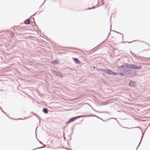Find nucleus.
<instances>
[{
  "instance_id": "f257e3e1",
  "label": "nucleus",
  "mask_w": 150,
  "mask_h": 150,
  "mask_svg": "<svg viewBox=\"0 0 150 150\" xmlns=\"http://www.w3.org/2000/svg\"><path fill=\"white\" fill-rule=\"evenodd\" d=\"M93 69H96L98 71H103L108 75H118L119 74L118 73H116L113 71L109 69H99L96 68L95 67H93Z\"/></svg>"
},
{
  "instance_id": "f03ea898",
  "label": "nucleus",
  "mask_w": 150,
  "mask_h": 150,
  "mask_svg": "<svg viewBox=\"0 0 150 150\" xmlns=\"http://www.w3.org/2000/svg\"><path fill=\"white\" fill-rule=\"evenodd\" d=\"M132 64H129L128 63H124L120 66H118L117 67L118 70L121 72H124L125 70V68L131 69H132Z\"/></svg>"
},
{
  "instance_id": "7ed1b4c3",
  "label": "nucleus",
  "mask_w": 150,
  "mask_h": 150,
  "mask_svg": "<svg viewBox=\"0 0 150 150\" xmlns=\"http://www.w3.org/2000/svg\"><path fill=\"white\" fill-rule=\"evenodd\" d=\"M51 72L57 77H61L62 78L63 77L62 74L59 71H57L53 69H52Z\"/></svg>"
},
{
  "instance_id": "20e7f679",
  "label": "nucleus",
  "mask_w": 150,
  "mask_h": 150,
  "mask_svg": "<svg viewBox=\"0 0 150 150\" xmlns=\"http://www.w3.org/2000/svg\"><path fill=\"white\" fill-rule=\"evenodd\" d=\"M81 117H82V116H81V115H79L78 116H77L76 117H72L70 119H69L68 121H67L66 123H67V125L69 124V123L74 121L76 119L79 118Z\"/></svg>"
},
{
  "instance_id": "39448f33",
  "label": "nucleus",
  "mask_w": 150,
  "mask_h": 150,
  "mask_svg": "<svg viewBox=\"0 0 150 150\" xmlns=\"http://www.w3.org/2000/svg\"><path fill=\"white\" fill-rule=\"evenodd\" d=\"M136 81H130L128 84V85L130 87H135L136 85Z\"/></svg>"
},
{
  "instance_id": "423d86ee",
  "label": "nucleus",
  "mask_w": 150,
  "mask_h": 150,
  "mask_svg": "<svg viewBox=\"0 0 150 150\" xmlns=\"http://www.w3.org/2000/svg\"><path fill=\"white\" fill-rule=\"evenodd\" d=\"M132 69H140L142 67V66L139 65L137 66L136 65L132 64Z\"/></svg>"
},
{
  "instance_id": "0eeeda50",
  "label": "nucleus",
  "mask_w": 150,
  "mask_h": 150,
  "mask_svg": "<svg viewBox=\"0 0 150 150\" xmlns=\"http://www.w3.org/2000/svg\"><path fill=\"white\" fill-rule=\"evenodd\" d=\"M132 75V77L136 76L137 74V71L135 70H132L130 72Z\"/></svg>"
},
{
  "instance_id": "6e6552de",
  "label": "nucleus",
  "mask_w": 150,
  "mask_h": 150,
  "mask_svg": "<svg viewBox=\"0 0 150 150\" xmlns=\"http://www.w3.org/2000/svg\"><path fill=\"white\" fill-rule=\"evenodd\" d=\"M72 59L76 64H79L81 63V62L77 58H73Z\"/></svg>"
},
{
  "instance_id": "1a4fd4ad",
  "label": "nucleus",
  "mask_w": 150,
  "mask_h": 150,
  "mask_svg": "<svg viewBox=\"0 0 150 150\" xmlns=\"http://www.w3.org/2000/svg\"><path fill=\"white\" fill-rule=\"evenodd\" d=\"M111 26H112V23H111V24H110V31H112L114 32H115V33H118V34H120L121 35H122V40H123V35L122 33H120L118 32H117L115 30H111Z\"/></svg>"
},
{
  "instance_id": "9d476101",
  "label": "nucleus",
  "mask_w": 150,
  "mask_h": 150,
  "mask_svg": "<svg viewBox=\"0 0 150 150\" xmlns=\"http://www.w3.org/2000/svg\"><path fill=\"white\" fill-rule=\"evenodd\" d=\"M59 63V60L57 59H56L55 60L52 61L51 62V64L53 65L57 64Z\"/></svg>"
},
{
  "instance_id": "9b49d317",
  "label": "nucleus",
  "mask_w": 150,
  "mask_h": 150,
  "mask_svg": "<svg viewBox=\"0 0 150 150\" xmlns=\"http://www.w3.org/2000/svg\"><path fill=\"white\" fill-rule=\"evenodd\" d=\"M24 23L25 25H28L30 24V21L29 18H28L24 21Z\"/></svg>"
},
{
  "instance_id": "f8f14e48",
  "label": "nucleus",
  "mask_w": 150,
  "mask_h": 150,
  "mask_svg": "<svg viewBox=\"0 0 150 150\" xmlns=\"http://www.w3.org/2000/svg\"><path fill=\"white\" fill-rule=\"evenodd\" d=\"M49 110L46 108H44L42 110L43 112L45 114H47L48 113Z\"/></svg>"
},
{
  "instance_id": "ddd939ff",
  "label": "nucleus",
  "mask_w": 150,
  "mask_h": 150,
  "mask_svg": "<svg viewBox=\"0 0 150 150\" xmlns=\"http://www.w3.org/2000/svg\"><path fill=\"white\" fill-rule=\"evenodd\" d=\"M144 133H142V137H141V140H140V142L138 145V146H137V149H136V150H137V149L138 148V147L139 146L141 142H142V139L143 137L144 136Z\"/></svg>"
},
{
  "instance_id": "4468645a",
  "label": "nucleus",
  "mask_w": 150,
  "mask_h": 150,
  "mask_svg": "<svg viewBox=\"0 0 150 150\" xmlns=\"http://www.w3.org/2000/svg\"><path fill=\"white\" fill-rule=\"evenodd\" d=\"M132 77V75L130 72H127V74H126V77Z\"/></svg>"
},
{
  "instance_id": "2eb2a0df",
  "label": "nucleus",
  "mask_w": 150,
  "mask_h": 150,
  "mask_svg": "<svg viewBox=\"0 0 150 150\" xmlns=\"http://www.w3.org/2000/svg\"><path fill=\"white\" fill-rule=\"evenodd\" d=\"M33 115H34L36 117L38 118V119L40 120L39 122H40V120L41 119V118L37 114H35V113H33Z\"/></svg>"
},
{
  "instance_id": "dca6fc26",
  "label": "nucleus",
  "mask_w": 150,
  "mask_h": 150,
  "mask_svg": "<svg viewBox=\"0 0 150 150\" xmlns=\"http://www.w3.org/2000/svg\"><path fill=\"white\" fill-rule=\"evenodd\" d=\"M92 114H89V115H81V116H82V117H89L92 116Z\"/></svg>"
},
{
  "instance_id": "f3484780",
  "label": "nucleus",
  "mask_w": 150,
  "mask_h": 150,
  "mask_svg": "<svg viewBox=\"0 0 150 150\" xmlns=\"http://www.w3.org/2000/svg\"><path fill=\"white\" fill-rule=\"evenodd\" d=\"M43 148V146H41L40 147H38V148H36L35 149H33L32 150H35V149H41V148Z\"/></svg>"
},
{
  "instance_id": "a211bd4d",
  "label": "nucleus",
  "mask_w": 150,
  "mask_h": 150,
  "mask_svg": "<svg viewBox=\"0 0 150 150\" xmlns=\"http://www.w3.org/2000/svg\"><path fill=\"white\" fill-rule=\"evenodd\" d=\"M59 47H60L64 48H65L67 49H70V47H63L61 46H59Z\"/></svg>"
},
{
  "instance_id": "6ab92c4d",
  "label": "nucleus",
  "mask_w": 150,
  "mask_h": 150,
  "mask_svg": "<svg viewBox=\"0 0 150 150\" xmlns=\"http://www.w3.org/2000/svg\"><path fill=\"white\" fill-rule=\"evenodd\" d=\"M12 120H23V118H18V119H12Z\"/></svg>"
},
{
  "instance_id": "aec40b11",
  "label": "nucleus",
  "mask_w": 150,
  "mask_h": 150,
  "mask_svg": "<svg viewBox=\"0 0 150 150\" xmlns=\"http://www.w3.org/2000/svg\"><path fill=\"white\" fill-rule=\"evenodd\" d=\"M130 53L133 56H134V57H136V55H135V54H134V53H133L132 52H131V51H130Z\"/></svg>"
},
{
  "instance_id": "412c9836",
  "label": "nucleus",
  "mask_w": 150,
  "mask_h": 150,
  "mask_svg": "<svg viewBox=\"0 0 150 150\" xmlns=\"http://www.w3.org/2000/svg\"><path fill=\"white\" fill-rule=\"evenodd\" d=\"M1 110L3 113L5 114L6 116H8L7 115V114L5 112H4L1 109Z\"/></svg>"
},
{
  "instance_id": "4be33fe9",
  "label": "nucleus",
  "mask_w": 150,
  "mask_h": 150,
  "mask_svg": "<svg viewBox=\"0 0 150 150\" xmlns=\"http://www.w3.org/2000/svg\"><path fill=\"white\" fill-rule=\"evenodd\" d=\"M32 19H33L34 21V23H35V25H36V26L37 27V29H38V26L37 25H36V23H35V19H34V18H32Z\"/></svg>"
},
{
  "instance_id": "5701e85b",
  "label": "nucleus",
  "mask_w": 150,
  "mask_h": 150,
  "mask_svg": "<svg viewBox=\"0 0 150 150\" xmlns=\"http://www.w3.org/2000/svg\"><path fill=\"white\" fill-rule=\"evenodd\" d=\"M119 74L122 76H124L125 75L122 73H119Z\"/></svg>"
},
{
  "instance_id": "b1692460",
  "label": "nucleus",
  "mask_w": 150,
  "mask_h": 150,
  "mask_svg": "<svg viewBox=\"0 0 150 150\" xmlns=\"http://www.w3.org/2000/svg\"><path fill=\"white\" fill-rule=\"evenodd\" d=\"M37 138V139H38V141H39V142L40 144H42V145H43V143H42V142H41V141H39V140L38 139V138Z\"/></svg>"
},
{
  "instance_id": "393cba45",
  "label": "nucleus",
  "mask_w": 150,
  "mask_h": 150,
  "mask_svg": "<svg viewBox=\"0 0 150 150\" xmlns=\"http://www.w3.org/2000/svg\"><path fill=\"white\" fill-rule=\"evenodd\" d=\"M97 117L98 118H99V119H101V120H102L103 121H105V120H103L102 119L100 118V117H98V116H97Z\"/></svg>"
},
{
  "instance_id": "a878e982",
  "label": "nucleus",
  "mask_w": 150,
  "mask_h": 150,
  "mask_svg": "<svg viewBox=\"0 0 150 150\" xmlns=\"http://www.w3.org/2000/svg\"><path fill=\"white\" fill-rule=\"evenodd\" d=\"M140 41V40H134L132 41V42H134Z\"/></svg>"
},
{
  "instance_id": "bb28decb",
  "label": "nucleus",
  "mask_w": 150,
  "mask_h": 150,
  "mask_svg": "<svg viewBox=\"0 0 150 150\" xmlns=\"http://www.w3.org/2000/svg\"><path fill=\"white\" fill-rule=\"evenodd\" d=\"M96 8V6H93L92 7H91V9H94L95 8Z\"/></svg>"
},
{
  "instance_id": "cd10ccee",
  "label": "nucleus",
  "mask_w": 150,
  "mask_h": 150,
  "mask_svg": "<svg viewBox=\"0 0 150 150\" xmlns=\"http://www.w3.org/2000/svg\"><path fill=\"white\" fill-rule=\"evenodd\" d=\"M69 137H70L69 138V141H70L71 140V135L70 134L69 136Z\"/></svg>"
},
{
  "instance_id": "c85d7f7f",
  "label": "nucleus",
  "mask_w": 150,
  "mask_h": 150,
  "mask_svg": "<svg viewBox=\"0 0 150 150\" xmlns=\"http://www.w3.org/2000/svg\"><path fill=\"white\" fill-rule=\"evenodd\" d=\"M91 8H88L86 9H85V10H91Z\"/></svg>"
},
{
  "instance_id": "c756f323",
  "label": "nucleus",
  "mask_w": 150,
  "mask_h": 150,
  "mask_svg": "<svg viewBox=\"0 0 150 150\" xmlns=\"http://www.w3.org/2000/svg\"><path fill=\"white\" fill-rule=\"evenodd\" d=\"M104 112L105 113H107V114H110V112Z\"/></svg>"
},
{
  "instance_id": "7c9ffc66",
  "label": "nucleus",
  "mask_w": 150,
  "mask_h": 150,
  "mask_svg": "<svg viewBox=\"0 0 150 150\" xmlns=\"http://www.w3.org/2000/svg\"><path fill=\"white\" fill-rule=\"evenodd\" d=\"M46 1V0H45V1H44V2H43V4L40 6V8L41 7H42V5L43 4L45 3V2Z\"/></svg>"
},
{
  "instance_id": "2f4dec72",
  "label": "nucleus",
  "mask_w": 150,
  "mask_h": 150,
  "mask_svg": "<svg viewBox=\"0 0 150 150\" xmlns=\"http://www.w3.org/2000/svg\"><path fill=\"white\" fill-rule=\"evenodd\" d=\"M92 116H93V117H97L98 116H97L95 115H92Z\"/></svg>"
},
{
  "instance_id": "473e14b6",
  "label": "nucleus",
  "mask_w": 150,
  "mask_h": 150,
  "mask_svg": "<svg viewBox=\"0 0 150 150\" xmlns=\"http://www.w3.org/2000/svg\"><path fill=\"white\" fill-rule=\"evenodd\" d=\"M37 13H38V12H36L34 14H33V15H32V16H35V14H36Z\"/></svg>"
},
{
  "instance_id": "72a5a7b5",
  "label": "nucleus",
  "mask_w": 150,
  "mask_h": 150,
  "mask_svg": "<svg viewBox=\"0 0 150 150\" xmlns=\"http://www.w3.org/2000/svg\"><path fill=\"white\" fill-rule=\"evenodd\" d=\"M129 69L127 70V72H129L128 71H131V69Z\"/></svg>"
},
{
  "instance_id": "f704fd0d",
  "label": "nucleus",
  "mask_w": 150,
  "mask_h": 150,
  "mask_svg": "<svg viewBox=\"0 0 150 150\" xmlns=\"http://www.w3.org/2000/svg\"><path fill=\"white\" fill-rule=\"evenodd\" d=\"M110 119H115L116 120H117V119L115 118L112 117V118H110Z\"/></svg>"
},
{
  "instance_id": "c9c22d12",
  "label": "nucleus",
  "mask_w": 150,
  "mask_h": 150,
  "mask_svg": "<svg viewBox=\"0 0 150 150\" xmlns=\"http://www.w3.org/2000/svg\"><path fill=\"white\" fill-rule=\"evenodd\" d=\"M110 119H115L116 120H117V119L115 118L112 117V118H110Z\"/></svg>"
},
{
  "instance_id": "e433bc0d",
  "label": "nucleus",
  "mask_w": 150,
  "mask_h": 150,
  "mask_svg": "<svg viewBox=\"0 0 150 150\" xmlns=\"http://www.w3.org/2000/svg\"><path fill=\"white\" fill-rule=\"evenodd\" d=\"M95 6H96V8H97V7H99L100 6L98 5H96Z\"/></svg>"
},
{
  "instance_id": "4c0bfd02",
  "label": "nucleus",
  "mask_w": 150,
  "mask_h": 150,
  "mask_svg": "<svg viewBox=\"0 0 150 150\" xmlns=\"http://www.w3.org/2000/svg\"><path fill=\"white\" fill-rule=\"evenodd\" d=\"M126 43H129L132 42H128V41H126Z\"/></svg>"
},
{
  "instance_id": "58836bf2",
  "label": "nucleus",
  "mask_w": 150,
  "mask_h": 150,
  "mask_svg": "<svg viewBox=\"0 0 150 150\" xmlns=\"http://www.w3.org/2000/svg\"><path fill=\"white\" fill-rule=\"evenodd\" d=\"M42 11H39V12L38 13V15H39L40 13Z\"/></svg>"
},
{
  "instance_id": "ea45409f",
  "label": "nucleus",
  "mask_w": 150,
  "mask_h": 150,
  "mask_svg": "<svg viewBox=\"0 0 150 150\" xmlns=\"http://www.w3.org/2000/svg\"><path fill=\"white\" fill-rule=\"evenodd\" d=\"M96 112H97L100 113V111H97V110L96 111Z\"/></svg>"
},
{
  "instance_id": "a19ab883",
  "label": "nucleus",
  "mask_w": 150,
  "mask_h": 150,
  "mask_svg": "<svg viewBox=\"0 0 150 150\" xmlns=\"http://www.w3.org/2000/svg\"><path fill=\"white\" fill-rule=\"evenodd\" d=\"M126 41H123L122 42V43H126Z\"/></svg>"
},
{
  "instance_id": "79ce46f5",
  "label": "nucleus",
  "mask_w": 150,
  "mask_h": 150,
  "mask_svg": "<svg viewBox=\"0 0 150 150\" xmlns=\"http://www.w3.org/2000/svg\"><path fill=\"white\" fill-rule=\"evenodd\" d=\"M33 63V62L32 61H29V62H28V63Z\"/></svg>"
},
{
  "instance_id": "37998d69",
  "label": "nucleus",
  "mask_w": 150,
  "mask_h": 150,
  "mask_svg": "<svg viewBox=\"0 0 150 150\" xmlns=\"http://www.w3.org/2000/svg\"><path fill=\"white\" fill-rule=\"evenodd\" d=\"M3 30H1L0 32V33H3Z\"/></svg>"
},
{
  "instance_id": "c03bdc74",
  "label": "nucleus",
  "mask_w": 150,
  "mask_h": 150,
  "mask_svg": "<svg viewBox=\"0 0 150 150\" xmlns=\"http://www.w3.org/2000/svg\"><path fill=\"white\" fill-rule=\"evenodd\" d=\"M5 31L6 32H8V30H5Z\"/></svg>"
},
{
  "instance_id": "a18cd8bd",
  "label": "nucleus",
  "mask_w": 150,
  "mask_h": 150,
  "mask_svg": "<svg viewBox=\"0 0 150 150\" xmlns=\"http://www.w3.org/2000/svg\"><path fill=\"white\" fill-rule=\"evenodd\" d=\"M63 148H64V147ZM65 149H66L69 150L67 148H65Z\"/></svg>"
},
{
  "instance_id": "49530a36",
  "label": "nucleus",
  "mask_w": 150,
  "mask_h": 150,
  "mask_svg": "<svg viewBox=\"0 0 150 150\" xmlns=\"http://www.w3.org/2000/svg\"><path fill=\"white\" fill-rule=\"evenodd\" d=\"M116 121H117V122L118 123L119 125H120V123H119V122H118V121H117V120Z\"/></svg>"
},
{
  "instance_id": "de8ad7c7",
  "label": "nucleus",
  "mask_w": 150,
  "mask_h": 150,
  "mask_svg": "<svg viewBox=\"0 0 150 150\" xmlns=\"http://www.w3.org/2000/svg\"><path fill=\"white\" fill-rule=\"evenodd\" d=\"M64 140H66V138L65 137H64Z\"/></svg>"
},
{
  "instance_id": "09e8293b",
  "label": "nucleus",
  "mask_w": 150,
  "mask_h": 150,
  "mask_svg": "<svg viewBox=\"0 0 150 150\" xmlns=\"http://www.w3.org/2000/svg\"><path fill=\"white\" fill-rule=\"evenodd\" d=\"M137 127L139 128H140V129H141V128H140L139 127Z\"/></svg>"
},
{
  "instance_id": "8fccbe9b",
  "label": "nucleus",
  "mask_w": 150,
  "mask_h": 150,
  "mask_svg": "<svg viewBox=\"0 0 150 150\" xmlns=\"http://www.w3.org/2000/svg\"><path fill=\"white\" fill-rule=\"evenodd\" d=\"M32 113H33H33H34L33 112H31Z\"/></svg>"
},
{
  "instance_id": "3c124183",
  "label": "nucleus",
  "mask_w": 150,
  "mask_h": 150,
  "mask_svg": "<svg viewBox=\"0 0 150 150\" xmlns=\"http://www.w3.org/2000/svg\"><path fill=\"white\" fill-rule=\"evenodd\" d=\"M142 42H144V43H145V42H144V41H142Z\"/></svg>"
},
{
  "instance_id": "603ef678",
  "label": "nucleus",
  "mask_w": 150,
  "mask_h": 150,
  "mask_svg": "<svg viewBox=\"0 0 150 150\" xmlns=\"http://www.w3.org/2000/svg\"><path fill=\"white\" fill-rule=\"evenodd\" d=\"M93 110H94V111H95V112H96V110H95V109H93Z\"/></svg>"
},
{
  "instance_id": "864d4df0",
  "label": "nucleus",
  "mask_w": 150,
  "mask_h": 150,
  "mask_svg": "<svg viewBox=\"0 0 150 150\" xmlns=\"http://www.w3.org/2000/svg\"><path fill=\"white\" fill-rule=\"evenodd\" d=\"M9 118H10L9 117L8 115L7 116Z\"/></svg>"
},
{
  "instance_id": "5fc2aeb1",
  "label": "nucleus",
  "mask_w": 150,
  "mask_h": 150,
  "mask_svg": "<svg viewBox=\"0 0 150 150\" xmlns=\"http://www.w3.org/2000/svg\"><path fill=\"white\" fill-rule=\"evenodd\" d=\"M111 17L110 18V21L111 20Z\"/></svg>"
},
{
  "instance_id": "6e6d98bb",
  "label": "nucleus",
  "mask_w": 150,
  "mask_h": 150,
  "mask_svg": "<svg viewBox=\"0 0 150 150\" xmlns=\"http://www.w3.org/2000/svg\"><path fill=\"white\" fill-rule=\"evenodd\" d=\"M9 118H10V119H12V118H11V117Z\"/></svg>"
},
{
  "instance_id": "4d7b16f0",
  "label": "nucleus",
  "mask_w": 150,
  "mask_h": 150,
  "mask_svg": "<svg viewBox=\"0 0 150 150\" xmlns=\"http://www.w3.org/2000/svg\"><path fill=\"white\" fill-rule=\"evenodd\" d=\"M147 129V128L146 129H145V131H146V130Z\"/></svg>"
},
{
  "instance_id": "13d9d810",
  "label": "nucleus",
  "mask_w": 150,
  "mask_h": 150,
  "mask_svg": "<svg viewBox=\"0 0 150 150\" xmlns=\"http://www.w3.org/2000/svg\"><path fill=\"white\" fill-rule=\"evenodd\" d=\"M21 24H23V23H21Z\"/></svg>"
},
{
  "instance_id": "bf43d9fd",
  "label": "nucleus",
  "mask_w": 150,
  "mask_h": 150,
  "mask_svg": "<svg viewBox=\"0 0 150 150\" xmlns=\"http://www.w3.org/2000/svg\"><path fill=\"white\" fill-rule=\"evenodd\" d=\"M87 104H88V105H89L90 106H91L89 104L87 103Z\"/></svg>"
},
{
  "instance_id": "052dcab7",
  "label": "nucleus",
  "mask_w": 150,
  "mask_h": 150,
  "mask_svg": "<svg viewBox=\"0 0 150 150\" xmlns=\"http://www.w3.org/2000/svg\"><path fill=\"white\" fill-rule=\"evenodd\" d=\"M68 145H69V143H68Z\"/></svg>"
},
{
  "instance_id": "680f3d73",
  "label": "nucleus",
  "mask_w": 150,
  "mask_h": 150,
  "mask_svg": "<svg viewBox=\"0 0 150 150\" xmlns=\"http://www.w3.org/2000/svg\"><path fill=\"white\" fill-rule=\"evenodd\" d=\"M37 128V127H36V130Z\"/></svg>"
},
{
  "instance_id": "e2e57ef3",
  "label": "nucleus",
  "mask_w": 150,
  "mask_h": 150,
  "mask_svg": "<svg viewBox=\"0 0 150 150\" xmlns=\"http://www.w3.org/2000/svg\"><path fill=\"white\" fill-rule=\"evenodd\" d=\"M83 120H81V121H83Z\"/></svg>"
},
{
  "instance_id": "0e129e2a",
  "label": "nucleus",
  "mask_w": 150,
  "mask_h": 150,
  "mask_svg": "<svg viewBox=\"0 0 150 150\" xmlns=\"http://www.w3.org/2000/svg\"><path fill=\"white\" fill-rule=\"evenodd\" d=\"M108 37H107V38H108Z\"/></svg>"
}]
</instances>
